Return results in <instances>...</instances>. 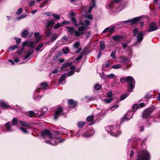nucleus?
<instances>
[{
	"mask_svg": "<svg viewBox=\"0 0 160 160\" xmlns=\"http://www.w3.org/2000/svg\"><path fill=\"white\" fill-rule=\"evenodd\" d=\"M51 34V32L50 29H48L46 32V36L47 37H49Z\"/></svg>",
	"mask_w": 160,
	"mask_h": 160,
	"instance_id": "obj_53",
	"label": "nucleus"
},
{
	"mask_svg": "<svg viewBox=\"0 0 160 160\" xmlns=\"http://www.w3.org/2000/svg\"><path fill=\"white\" fill-rule=\"evenodd\" d=\"M90 22L87 20L83 22H80V26L78 27V30H74V28L71 27H67L66 28L68 30V32L71 34H74L76 37H79L83 35L85 31L87 29Z\"/></svg>",
	"mask_w": 160,
	"mask_h": 160,
	"instance_id": "obj_1",
	"label": "nucleus"
},
{
	"mask_svg": "<svg viewBox=\"0 0 160 160\" xmlns=\"http://www.w3.org/2000/svg\"><path fill=\"white\" fill-rule=\"evenodd\" d=\"M121 67V65L120 64H117L113 66L112 68L114 69H117L120 68Z\"/></svg>",
	"mask_w": 160,
	"mask_h": 160,
	"instance_id": "obj_47",
	"label": "nucleus"
},
{
	"mask_svg": "<svg viewBox=\"0 0 160 160\" xmlns=\"http://www.w3.org/2000/svg\"><path fill=\"white\" fill-rule=\"evenodd\" d=\"M0 106L1 107L5 108L10 107L3 100L0 101Z\"/></svg>",
	"mask_w": 160,
	"mask_h": 160,
	"instance_id": "obj_21",
	"label": "nucleus"
},
{
	"mask_svg": "<svg viewBox=\"0 0 160 160\" xmlns=\"http://www.w3.org/2000/svg\"><path fill=\"white\" fill-rule=\"evenodd\" d=\"M69 107L71 108H73L77 105V102L72 100H69L68 101Z\"/></svg>",
	"mask_w": 160,
	"mask_h": 160,
	"instance_id": "obj_15",
	"label": "nucleus"
},
{
	"mask_svg": "<svg viewBox=\"0 0 160 160\" xmlns=\"http://www.w3.org/2000/svg\"><path fill=\"white\" fill-rule=\"evenodd\" d=\"M22 8H19V9H18V12H16V14L17 15H20L22 12Z\"/></svg>",
	"mask_w": 160,
	"mask_h": 160,
	"instance_id": "obj_54",
	"label": "nucleus"
},
{
	"mask_svg": "<svg viewBox=\"0 0 160 160\" xmlns=\"http://www.w3.org/2000/svg\"><path fill=\"white\" fill-rule=\"evenodd\" d=\"M113 100L112 98H110L108 99V98H106L104 100V101L105 102L107 103H110L112 100Z\"/></svg>",
	"mask_w": 160,
	"mask_h": 160,
	"instance_id": "obj_44",
	"label": "nucleus"
},
{
	"mask_svg": "<svg viewBox=\"0 0 160 160\" xmlns=\"http://www.w3.org/2000/svg\"><path fill=\"white\" fill-rule=\"evenodd\" d=\"M139 108L138 104H135L132 106V108L133 109H136Z\"/></svg>",
	"mask_w": 160,
	"mask_h": 160,
	"instance_id": "obj_58",
	"label": "nucleus"
},
{
	"mask_svg": "<svg viewBox=\"0 0 160 160\" xmlns=\"http://www.w3.org/2000/svg\"><path fill=\"white\" fill-rule=\"evenodd\" d=\"M5 125L8 131H12V130L11 129V125L10 122H8L7 123H6L5 124Z\"/></svg>",
	"mask_w": 160,
	"mask_h": 160,
	"instance_id": "obj_23",
	"label": "nucleus"
},
{
	"mask_svg": "<svg viewBox=\"0 0 160 160\" xmlns=\"http://www.w3.org/2000/svg\"><path fill=\"white\" fill-rule=\"evenodd\" d=\"M48 85V84L47 82H42L41 84V87H42V88L43 89H46Z\"/></svg>",
	"mask_w": 160,
	"mask_h": 160,
	"instance_id": "obj_34",
	"label": "nucleus"
},
{
	"mask_svg": "<svg viewBox=\"0 0 160 160\" xmlns=\"http://www.w3.org/2000/svg\"><path fill=\"white\" fill-rule=\"evenodd\" d=\"M72 62H70L63 64L61 68V70H62L63 68L71 65L72 64Z\"/></svg>",
	"mask_w": 160,
	"mask_h": 160,
	"instance_id": "obj_26",
	"label": "nucleus"
},
{
	"mask_svg": "<svg viewBox=\"0 0 160 160\" xmlns=\"http://www.w3.org/2000/svg\"><path fill=\"white\" fill-rule=\"evenodd\" d=\"M62 51L63 52V53L65 54H67L69 51L68 48L66 47L62 49Z\"/></svg>",
	"mask_w": 160,
	"mask_h": 160,
	"instance_id": "obj_50",
	"label": "nucleus"
},
{
	"mask_svg": "<svg viewBox=\"0 0 160 160\" xmlns=\"http://www.w3.org/2000/svg\"><path fill=\"white\" fill-rule=\"evenodd\" d=\"M19 123L21 125L23 126L28 128L29 127V125L28 123H26L22 121H19Z\"/></svg>",
	"mask_w": 160,
	"mask_h": 160,
	"instance_id": "obj_27",
	"label": "nucleus"
},
{
	"mask_svg": "<svg viewBox=\"0 0 160 160\" xmlns=\"http://www.w3.org/2000/svg\"><path fill=\"white\" fill-rule=\"evenodd\" d=\"M115 54L116 51L115 50L112 51L111 54L110 56L112 58L114 59H116V56H115Z\"/></svg>",
	"mask_w": 160,
	"mask_h": 160,
	"instance_id": "obj_41",
	"label": "nucleus"
},
{
	"mask_svg": "<svg viewBox=\"0 0 160 160\" xmlns=\"http://www.w3.org/2000/svg\"><path fill=\"white\" fill-rule=\"evenodd\" d=\"M94 88L96 90H98L101 88V86L99 84H96L95 85Z\"/></svg>",
	"mask_w": 160,
	"mask_h": 160,
	"instance_id": "obj_49",
	"label": "nucleus"
},
{
	"mask_svg": "<svg viewBox=\"0 0 160 160\" xmlns=\"http://www.w3.org/2000/svg\"><path fill=\"white\" fill-rule=\"evenodd\" d=\"M59 71L57 69H54L52 71V73L53 74H56L58 73Z\"/></svg>",
	"mask_w": 160,
	"mask_h": 160,
	"instance_id": "obj_64",
	"label": "nucleus"
},
{
	"mask_svg": "<svg viewBox=\"0 0 160 160\" xmlns=\"http://www.w3.org/2000/svg\"><path fill=\"white\" fill-rule=\"evenodd\" d=\"M20 129L21 130H22V132L24 133H27L28 132L27 130L26 129H25L23 128H22V127L21 128H20Z\"/></svg>",
	"mask_w": 160,
	"mask_h": 160,
	"instance_id": "obj_62",
	"label": "nucleus"
},
{
	"mask_svg": "<svg viewBox=\"0 0 160 160\" xmlns=\"http://www.w3.org/2000/svg\"><path fill=\"white\" fill-rule=\"evenodd\" d=\"M41 134L45 139H46L47 138H51L52 137L51 132L48 129H45L41 132Z\"/></svg>",
	"mask_w": 160,
	"mask_h": 160,
	"instance_id": "obj_8",
	"label": "nucleus"
},
{
	"mask_svg": "<svg viewBox=\"0 0 160 160\" xmlns=\"http://www.w3.org/2000/svg\"><path fill=\"white\" fill-rule=\"evenodd\" d=\"M105 46L102 42H100V48L101 51L104 50L105 48Z\"/></svg>",
	"mask_w": 160,
	"mask_h": 160,
	"instance_id": "obj_37",
	"label": "nucleus"
},
{
	"mask_svg": "<svg viewBox=\"0 0 160 160\" xmlns=\"http://www.w3.org/2000/svg\"><path fill=\"white\" fill-rule=\"evenodd\" d=\"M43 44L42 43H40L38 44V47L36 48V50L37 51H38L40 49L43 47Z\"/></svg>",
	"mask_w": 160,
	"mask_h": 160,
	"instance_id": "obj_46",
	"label": "nucleus"
},
{
	"mask_svg": "<svg viewBox=\"0 0 160 160\" xmlns=\"http://www.w3.org/2000/svg\"><path fill=\"white\" fill-rule=\"evenodd\" d=\"M58 37V35L56 33L53 34L51 37V40L52 41H54Z\"/></svg>",
	"mask_w": 160,
	"mask_h": 160,
	"instance_id": "obj_35",
	"label": "nucleus"
},
{
	"mask_svg": "<svg viewBox=\"0 0 160 160\" xmlns=\"http://www.w3.org/2000/svg\"><path fill=\"white\" fill-rule=\"evenodd\" d=\"M52 15L56 20H59L60 19V17L58 15L53 14Z\"/></svg>",
	"mask_w": 160,
	"mask_h": 160,
	"instance_id": "obj_56",
	"label": "nucleus"
},
{
	"mask_svg": "<svg viewBox=\"0 0 160 160\" xmlns=\"http://www.w3.org/2000/svg\"><path fill=\"white\" fill-rule=\"evenodd\" d=\"M12 125H15L17 124L18 122L16 118H14L12 120Z\"/></svg>",
	"mask_w": 160,
	"mask_h": 160,
	"instance_id": "obj_43",
	"label": "nucleus"
},
{
	"mask_svg": "<svg viewBox=\"0 0 160 160\" xmlns=\"http://www.w3.org/2000/svg\"><path fill=\"white\" fill-rule=\"evenodd\" d=\"M34 36L35 38V41L37 43L41 39V36L40 35L39 32H36L34 33Z\"/></svg>",
	"mask_w": 160,
	"mask_h": 160,
	"instance_id": "obj_16",
	"label": "nucleus"
},
{
	"mask_svg": "<svg viewBox=\"0 0 160 160\" xmlns=\"http://www.w3.org/2000/svg\"><path fill=\"white\" fill-rule=\"evenodd\" d=\"M114 27H108L103 31L102 33H104L107 32H109L112 33L114 32Z\"/></svg>",
	"mask_w": 160,
	"mask_h": 160,
	"instance_id": "obj_17",
	"label": "nucleus"
},
{
	"mask_svg": "<svg viewBox=\"0 0 160 160\" xmlns=\"http://www.w3.org/2000/svg\"><path fill=\"white\" fill-rule=\"evenodd\" d=\"M32 49H31L30 50H28V51L26 55L24 58V59L25 60L28 58L31 54L32 53Z\"/></svg>",
	"mask_w": 160,
	"mask_h": 160,
	"instance_id": "obj_28",
	"label": "nucleus"
},
{
	"mask_svg": "<svg viewBox=\"0 0 160 160\" xmlns=\"http://www.w3.org/2000/svg\"><path fill=\"white\" fill-rule=\"evenodd\" d=\"M158 29L156 23L155 22L151 23L149 25V29L148 30L149 32H151L157 30Z\"/></svg>",
	"mask_w": 160,
	"mask_h": 160,
	"instance_id": "obj_11",
	"label": "nucleus"
},
{
	"mask_svg": "<svg viewBox=\"0 0 160 160\" xmlns=\"http://www.w3.org/2000/svg\"><path fill=\"white\" fill-rule=\"evenodd\" d=\"M120 60L122 63H125L127 62L128 60V58L124 56H121L119 58Z\"/></svg>",
	"mask_w": 160,
	"mask_h": 160,
	"instance_id": "obj_22",
	"label": "nucleus"
},
{
	"mask_svg": "<svg viewBox=\"0 0 160 160\" xmlns=\"http://www.w3.org/2000/svg\"><path fill=\"white\" fill-rule=\"evenodd\" d=\"M15 39L16 40L17 44H19L21 42V39L20 38H18L15 37Z\"/></svg>",
	"mask_w": 160,
	"mask_h": 160,
	"instance_id": "obj_63",
	"label": "nucleus"
},
{
	"mask_svg": "<svg viewBox=\"0 0 160 160\" xmlns=\"http://www.w3.org/2000/svg\"><path fill=\"white\" fill-rule=\"evenodd\" d=\"M153 109L152 108H149L145 109L142 114V117L144 118H147L150 117L151 114L152 112Z\"/></svg>",
	"mask_w": 160,
	"mask_h": 160,
	"instance_id": "obj_7",
	"label": "nucleus"
},
{
	"mask_svg": "<svg viewBox=\"0 0 160 160\" xmlns=\"http://www.w3.org/2000/svg\"><path fill=\"white\" fill-rule=\"evenodd\" d=\"M75 72L74 70H71L67 74V76L68 77L70 76L71 75L73 74Z\"/></svg>",
	"mask_w": 160,
	"mask_h": 160,
	"instance_id": "obj_57",
	"label": "nucleus"
},
{
	"mask_svg": "<svg viewBox=\"0 0 160 160\" xmlns=\"http://www.w3.org/2000/svg\"><path fill=\"white\" fill-rule=\"evenodd\" d=\"M45 142L46 143H48L49 144H50L52 145H56L57 143H58V141H57V140H55L54 141V143H52V142H51V141L50 140H45Z\"/></svg>",
	"mask_w": 160,
	"mask_h": 160,
	"instance_id": "obj_30",
	"label": "nucleus"
},
{
	"mask_svg": "<svg viewBox=\"0 0 160 160\" xmlns=\"http://www.w3.org/2000/svg\"><path fill=\"white\" fill-rule=\"evenodd\" d=\"M71 20L72 22L74 23L75 26L78 27L80 26V23H79V24L77 23V22L76 19L75 18L73 17H72L71 18Z\"/></svg>",
	"mask_w": 160,
	"mask_h": 160,
	"instance_id": "obj_32",
	"label": "nucleus"
},
{
	"mask_svg": "<svg viewBox=\"0 0 160 160\" xmlns=\"http://www.w3.org/2000/svg\"><path fill=\"white\" fill-rule=\"evenodd\" d=\"M118 107V105H116L115 106H112L109 109L111 110L112 111H114L115 108H117Z\"/></svg>",
	"mask_w": 160,
	"mask_h": 160,
	"instance_id": "obj_59",
	"label": "nucleus"
},
{
	"mask_svg": "<svg viewBox=\"0 0 160 160\" xmlns=\"http://www.w3.org/2000/svg\"><path fill=\"white\" fill-rule=\"evenodd\" d=\"M128 150L127 151V153L129 154V156L132 157L134 153V151L131 150V148H130V145L128 144L127 146Z\"/></svg>",
	"mask_w": 160,
	"mask_h": 160,
	"instance_id": "obj_20",
	"label": "nucleus"
},
{
	"mask_svg": "<svg viewBox=\"0 0 160 160\" xmlns=\"http://www.w3.org/2000/svg\"><path fill=\"white\" fill-rule=\"evenodd\" d=\"M121 0H114L112 1L111 3H110L108 6V8L109 9L111 8L112 7V5L115 2L116 3H118L120 2Z\"/></svg>",
	"mask_w": 160,
	"mask_h": 160,
	"instance_id": "obj_24",
	"label": "nucleus"
},
{
	"mask_svg": "<svg viewBox=\"0 0 160 160\" xmlns=\"http://www.w3.org/2000/svg\"><path fill=\"white\" fill-rule=\"evenodd\" d=\"M87 120L89 125H92L94 123V116L90 115L88 116L87 118Z\"/></svg>",
	"mask_w": 160,
	"mask_h": 160,
	"instance_id": "obj_13",
	"label": "nucleus"
},
{
	"mask_svg": "<svg viewBox=\"0 0 160 160\" xmlns=\"http://www.w3.org/2000/svg\"><path fill=\"white\" fill-rule=\"evenodd\" d=\"M141 19L140 17H137L133 18L131 20H128L125 21H121L119 22V24L122 25L123 24L130 23L132 24H135L138 21Z\"/></svg>",
	"mask_w": 160,
	"mask_h": 160,
	"instance_id": "obj_6",
	"label": "nucleus"
},
{
	"mask_svg": "<svg viewBox=\"0 0 160 160\" xmlns=\"http://www.w3.org/2000/svg\"><path fill=\"white\" fill-rule=\"evenodd\" d=\"M122 38V37L120 36L115 35L113 36L112 38L114 41H119Z\"/></svg>",
	"mask_w": 160,
	"mask_h": 160,
	"instance_id": "obj_25",
	"label": "nucleus"
},
{
	"mask_svg": "<svg viewBox=\"0 0 160 160\" xmlns=\"http://www.w3.org/2000/svg\"><path fill=\"white\" fill-rule=\"evenodd\" d=\"M112 92L111 91H109L107 93V97L109 98H112Z\"/></svg>",
	"mask_w": 160,
	"mask_h": 160,
	"instance_id": "obj_52",
	"label": "nucleus"
},
{
	"mask_svg": "<svg viewBox=\"0 0 160 160\" xmlns=\"http://www.w3.org/2000/svg\"><path fill=\"white\" fill-rule=\"evenodd\" d=\"M150 155L145 150H143L138 152L137 160H150Z\"/></svg>",
	"mask_w": 160,
	"mask_h": 160,
	"instance_id": "obj_3",
	"label": "nucleus"
},
{
	"mask_svg": "<svg viewBox=\"0 0 160 160\" xmlns=\"http://www.w3.org/2000/svg\"><path fill=\"white\" fill-rule=\"evenodd\" d=\"M23 46L24 47L26 45H28L31 48L33 47V42L29 41H25L23 43Z\"/></svg>",
	"mask_w": 160,
	"mask_h": 160,
	"instance_id": "obj_14",
	"label": "nucleus"
},
{
	"mask_svg": "<svg viewBox=\"0 0 160 160\" xmlns=\"http://www.w3.org/2000/svg\"><path fill=\"white\" fill-rule=\"evenodd\" d=\"M80 45V43L78 42H76L73 45V47L74 48H78Z\"/></svg>",
	"mask_w": 160,
	"mask_h": 160,
	"instance_id": "obj_60",
	"label": "nucleus"
},
{
	"mask_svg": "<svg viewBox=\"0 0 160 160\" xmlns=\"http://www.w3.org/2000/svg\"><path fill=\"white\" fill-rule=\"evenodd\" d=\"M65 113L62 111V108L61 107L57 108L55 111V115L54 116V118L57 119L59 115L61 114L62 115H65Z\"/></svg>",
	"mask_w": 160,
	"mask_h": 160,
	"instance_id": "obj_9",
	"label": "nucleus"
},
{
	"mask_svg": "<svg viewBox=\"0 0 160 160\" xmlns=\"http://www.w3.org/2000/svg\"><path fill=\"white\" fill-rule=\"evenodd\" d=\"M94 134V131L93 129H90L83 134L84 137H90Z\"/></svg>",
	"mask_w": 160,
	"mask_h": 160,
	"instance_id": "obj_12",
	"label": "nucleus"
},
{
	"mask_svg": "<svg viewBox=\"0 0 160 160\" xmlns=\"http://www.w3.org/2000/svg\"><path fill=\"white\" fill-rule=\"evenodd\" d=\"M137 143L136 142H133V145H132V148L135 151V152L137 151V149H138V146L137 145V146L136 148L135 147V146L136 145Z\"/></svg>",
	"mask_w": 160,
	"mask_h": 160,
	"instance_id": "obj_36",
	"label": "nucleus"
},
{
	"mask_svg": "<svg viewBox=\"0 0 160 160\" xmlns=\"http://www.w3.org/2000/svg\"><path fill=\"white\" fill-rule=\"evenodd\" d=\"M128 94H127L126 93L122 95L120 98V101H122L123 100L128 97Z\"/></svg>",
	"mask_w": 160,
	"mask_h": 160,
	"instance_id": "obj_39",
	"label": "nucleus"
},
{
	"mask_svg": "<svg viewBox=\"0 0 160 160\" xmlns=\"http://www.w3.org/2000/svg\"><path fill=\"white\" fill-rule=\"evenodd\" d=\"M27 15L26 13H24L21 15L19 17H17V19L18 20H20V19L25 18Z\"/></svg>",
	"mask_w": 160,
	"mask_h": 160,
	"instance_id": "obj_38",
	"label": "nucleus"
},
{
	"mask_svg": "<svg viewBox=\"0 0 160 160\" xmlns=\"http://www.w3.org/2000/svg\"><path fill=\"white\" fill-rule=\"evenodd\" d=\"M133 114L132 113V112H130L125 114L124 115L123 118L121 119V122H122L124 121H128L132 117Z\"/></svg>",
	"mask_w": 160,
	"mask_h": 160,
	"instance_id": "obj_10",
	"label": "nucleus"
},
{
	"mask_svg": "<svg viewBox=\"0 0 160 160\" xmlns=\"http://www.w3.org/2000/svg\"><path fill=\"white\" fill-rule=\"evenodd\" d=\"M91 0V5L89 7L88 11V13H90V12H91L92 10V9L95 6V0Z\"/></svg>",
	"mask_w": 160,
	"mask_h": 160,
	"instance_id": "obj_19",
	"label": "nucleus"
},
{
	"mask_svg": "<svg viewBox=\"0 0 160 160\" xmlns=\"http://www.w3.org/2000/svg\"><path fill=\"white\" fill-rule=\"evenodd\" d=\"M127 81V77H123L121 78L120 79V81L122 83L125 82L126 81Z\"/></svg>",
	"mask_w": 160,
	"mask_h": 160,
	"instance_id": "obj_55",
	"label": "nucleus"
},
{
	"mask_svg": "<svg viewBox=\"0 0 160 160\" xmlns=\"http://www.w3.org/2000/svg\"><path fill=\"white\" fill-rule=\"evenodd\" d=\"M55 22L54 19H51L50 21H48L46 26V28L48 27H52L53 24L55 23Z\"/></svg>",
	"mask_w": 160,
	"mask_h": 160,
	"instance_id": "obj_18",
	"label": "nucleus"
},
{
	"mask_svg": "<svg viewBox=\"0 0 160 160\" xmlns=\"http://www.w3.org/2000/svg\"><path fill=\"white\" fill-rule=\"evenodd\" d=\"M85 123L83 122H79L78 123V126L79 128L82 127L83 126L85 125Z\"/></svg>",
	"mask_w": 160,
	"mask_h": 160,
	"instance_id": "obj_40",
	"label": "nucleus"
},
{
	"mask_svg": "<svg viewBox=\"0 0 160 160\" xmlns=\"http://www.w3.org/2000/svg\"><path fill=\"white\" fill-rule=\"evenodd\" d=\"M18 45H14L10 47L8 49V50L10 51H13L15 49L18 48Z\"/></svg>",
	"mask_w": 160,
	"mask_h": 160,
	"instance_id": "obj_42",
	"label": "nucleus"
},
{
	"mask_svg": "<svg viewBox=\"0 0 160 160\" xmlns=\"http://www.w3.org/2000/svg\"><path fill=\"white\" fill-rule=\"evenodd\" d=\"M62 26V23H58L55 24V25L54 27V28L55 29H57Z\"/></svg>",
	"mask_w": 160,
	"mask_h": 160,
	"instance_id": "obj_45",
	"label": "nucleus"
},
{
	"mask_svg": "<svg viewBox=\"0 0 160 160\" xmlns=\"http://www.w3.org/2000/svg\"><path fill=\"white\" fill-rule=\"evenodd\" d=\"M70 23V22L69 21H63L62 22V26L64 25L65 24H69Z\"/></svg>",
	"mask_w": 160,
	"mask_h": 160,
	"instance_id": "obj_61",
	"label": "nucleus"
},
{
	"mask_svg": "<svg viewBox=\"0 0 160 160\" xmlns=\"http://www.w3.org/2000/svg\"><path fill=\"white\" fill-rule=\"evenodd\" d=\"M115 75L113 73H111L109 75H106L105 77L109 79H113L115 77Z\"/></svg>",
	"mask_w": 160,
	"mask_h": 160,
	"instance_id": "obj_31",
	"label": "nucleus"
},
{
	"mask_svg": "<svg viewBox=\"0 0 160 160\" xmlns=\"http://www.w3.org/2000/svg\"><path fill=\"white\" fill-rule=\"evenodd\" d=\"M127 82L128 84V89H130V92H131L135 87V82L134 78L130 76L127 77Z\"/></svg>",
	"mask_w": 160,
	"mask_h": 160,
	"instance_id": "obj_5",
	"label": "nucleus"
},
{
	"mask_svg": "<svg viewBox=\"0 0 160 160\" xmlns=\"http://www.w3.org/2000/svg\"><path fill=\"white\" fill-rule=\"evenodd\" d=\"M28 115L30 117H32L35 115V112L33 111H29L28 113Z\"/></svg>",
	"mask_w": 160,
	"mask_h": 160,
	"instance_id": "obj_51",
	"label": "nucleus"
},
{
	"mask_svg": "<svg viewBox=\"0 0 160 160\" xmlns=\"http://www.w3.org/2000/svg\"><path fill=\"white\" fill-rule=\"evenodd\" d=\"M28 33V31L27 30H24L22 33L21 36L23 38H26Z\"/></svg>",
	"mask_w": 160,
	"mask_h": 160,
	"instance_id": "obj_33",
	"label": "nucleus"
},
{
	"mask_svg": "<svg viewBox=\"0 0 160 160\" xmlns=\"http://www.w3.org/2000/svg\"><path fill=\"white\" fill-rule=\"evenodd\" d=\"M107 132L111 135L115 137H118L121 134L119 126H116L115 128L112 126H107L105 128Z\"/></svg>",
	"mask_w": 160,
	"mask_h": 160,
	"instance_id": "obj_2",
	"label": "nucleus"
},
{
	"mask_svg": "<svg viewBox=\"0 0 160 160\" xmlns=\"http://www.w3.org/2000/svg\"><path fill=\"white\" fill-rule=\"evenodd\" d=\"M66 73L63 74L61 77L59 78L58 82L59 83H61L62 82L64 79H65L66 77Z\"/></svg>",
	"mask_w": 160,
	"mask_h": 160,
	"instance_id": "obj_29",
	"label": "nucleus"
},
{
	"mask_svg": "<svg viewBox=\"0 0 160 160\" xmlns=\"http://www.w3.org/2000/svg\"><path fill=\"white\" fill-rule=\"evenodd\" d=\"M134 36L136 37L137 42L134 45L139 44L142 40L144 33L143 32H138L137 28H135L133 30Z\"/></svg>",
	"mask_w": 160,
	"mask_h": 160,
	"instance_id": "obj_4",
	"label": "nucleus"
},
{
	"mask_svg": "<svg viewBox=\"0 0 160 160\" xmlns=\"http://www.w3.org/2000/svg\"><path fill=\"white\" fill-rule=\"evenodd\" d=\"M85 98L87 99L88 101H91L93 100L94 99V97L93 96L88 97V96H86L85 97Z\"/></svg>",
	"mask_w": 160,
	"mask_h": 160,
	"instance_id": "obj_48",
	"label": "nucleus"
}]
</instances>
